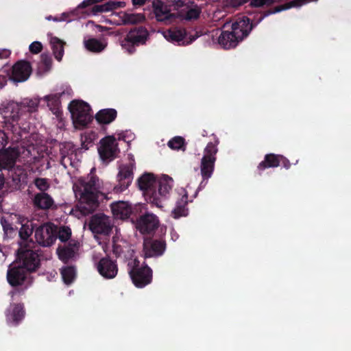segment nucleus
Listing matches in <instances>:
<instances>
[{
  "label": "nucleus",
  "instance_id": "51",
  "mask_svg": "<svg viewBox=\"0 0 351 351\" xmlns=\"http://www.w3.org/2000/svg\"><path fill=\"white\" fill-rule=\"evenodd\" d=\"M11 51L7 49H0V59H7L10 57Z\"/></svg>",
  "mask_w": 351,
  "mask_h": 351
},
{
  "label": "nucleus",
  "instance_id": "3",
  "mask_svg": "<svg viewBox=\"0 0 351 351\" xmlns=\"http://www.w3.org/2000/svg\"><path fill=\"white\" fill-rule=\"evenodd\" d=\"M252 25L248 19H238L232 24L231 31H222L218 38L219 44L224 49L234 48L248 36Z\"/></svg>",
  "mask_w": 351,
  "mask_h": 351
},
{
  "label": "nucleus",
  "instance_id": "14",
  "mask_svg": "<svg viewBox=\"0 0 351 351\" xmlns=\"http://www.w3.org/2000/svg\"><path fill=\"white\" fill-rule=\"evenodd\" d=\"M73 90L69 86H61L60 91L55 94L48 95L44 97V100L47 102V106L53 114L58 115L60 108V98L65 96L70 97L73 95Z\"/></svg>",
  "mask_w": 351,
  "mask_h": 351
},
{
  "label": "nucleus",
  "instance_id": "23",
  "mask_svg": "<svg viewBox=\"0 0 351 351\" xmlns=\"http://www.w3.org/2000/svg\"><path fill=\"white\" fill-rule=\"evenodd\" d=\"M32 205L37 210H47L54 204L53 197L47 193H37L32 198Z\"/></svg>",
  "mask_w": 351,
  "mask_h": 351
},
{
  "label": "nucleus",
  "instance_id": "55",
  "mask_svg": "<svg viewBox=\"0 0 351 351\" xmlns=\"http://www.w3.org/2000/svg\"><path fill=\"white\" fill-rule=\"evenodd\" d=\"M91 5H93V3H90V1L89 0H84L81 3V7L82 8H86L88 6H90Z\"/></svg>",
  "mask_w": 351,
  "mask_h": 351
},
{
  "label": "nucleus",
  "instance_id": "39",
  "mask_svg": "<svg viewBox=\"0 0 351 351\" xmlns=\"http://www.w3.org/2000/svg\"><path fill=\"white\" fill-rule=\"evenodd\" d=\"M62 278L65 284L69 285L73 282L75 277V269L73 266H66L60 271Z\"/></svg>",
  "mask_w": 351,
  "mask_h": 351
},
{
  "label": "nucleus",
  "instance_id": "48",
  "mask_svg": "<svg viewBox=\"0 0 351 351\" xmlns=\"http://www.w3.org/2000/svg\"><path fill=\"white\" fill-rule=\"evenodd\" d=\"M29 49L31 53L34 54H37L42 51L43 45L40 42L34 41L30 44Z\"/></svg>",
  "mask_w": 351,
  "mask_h": 351
},
{
  "label": "nucleus",
  "instance_id": "16",
  "mask_svg": "<svg viewBox=\"0 0 351 351\" xmlns=\"http://www.w3.org/2000/svg\"><path fill=\"white\" fill-rule=\"evenodd\" d=\"M32 71L31 64L26 60L16 62L12 68L10 80L14 82H23L30 76Z\"/></svg>",
  "mask_w": 351,
  "mask_h": 351
},
{
  "label": "nucleus",
  "instance_id": "28",
  "mask_svg": "<svg viewBox=\"0 0 351 351\" xmlns=\"http://www.w3.org/2000/svg\"><path fill=\"white\" fill-rule=\"evenodd\" d=\"M173 182L172 178L169 176H165L162 179L157 180L156 184V190L158 193V197L162 202V198L165 197L169 191L171 190Z\"/></svg>",
  "mask_w": 351,
  "mask_h": 351
},
{
  "label": "nucleus",
  "instance_id": "8",
  "mask_svg": "<svg viewBox=\"0 0 351 351\" xmlns=\"http://www.w3.org/2000/svg\"><path fill=\"white\" fill-rule=\"evenodd\" d=\"M218 140H216L215 143L210 142L204 148L200 164V172L202 178H210L213 173L217 160L216 154L218 152Z\"/></svg>",
  "mask_w": 351,
  "mask_h": 351
},
{
  "label": "nucleus",
  "instance_id": "20",
  "mask_svg": "<svg viewBox=\"0 0 351 351\" xmlns=\"http://www.w3.org/2000/svg\"><path fill=\"white\" fill-rule=\"evenodd\" d=\"M19 151L17 147L4 149L0 153V169L10 170L12 169L19 156Z\"/></svg>",
  "mask_w": 351,
  "mask_h": 351
},
{
  "label": "nucleus",
  "instance_id": "54",
  "mask_svg": "<svg viewBox=\"0 0 351 351\" xmlns=\"http://www.w3.org/2000/svg\"><path fill=\"white\" fill-rule=\"evenodd\" d=\"M209 178H202V180L201 181L199 186H198V189L197 190L198 191H200L202 190V189H204L206 184H208V180Z\"/></svg>",
  "mask_w": 351,
  "mask_h": 351
},
{
  "label": "nucleus",
  "instance_id": "18",
  "mask_svg": "<svg viewBox=\"0 0 351 351\" xmlns=\"http://www.w3.org/2000/svg\"><path fill=\"white\" fill-rule=\"evenodd\" d=\"M0 113L5 119L4 121H19L22 113L21 106L14 101H4L0 106Z\"/></svg>",
  "mask_w": 351,
  "mask_h": 351
},
{
  "label": "nucleus",
  "instance_id": "12",
  "mask_svg": "<svg viewBox=\"0 0 351 351\" xmlns=\"http://www.w3.org/2000/svg\"><path fill=\"white\" fill-rule=\"evenodd\" d=\"M167 243L162 239H145L143 253L145 258H156L163 255L166 250Z\"/></svg>",
  "mask_w": 351,
  "mask_h": 351
},
{
  "label": "nucleus",
  "instance_id": "47",
  "mask_svg": "<svg viewBox=\"0 0 351 351\" xmlns=\"http://www.w3.org/2000/svg\"><path fill=\"white\" fill-rule=\"evenodd\" d=\"M41 64L44 66L45 71H49L52 65V59L47 53H43L40 56Z\"/></svg>",
  "mask_w": 351,
  "mask_h": 351
},
{
  "label": "nucleus",
  "instance_id": "25",
  "mask_svg": "<svg viewBox=\"0 0 351 351\" xmlns=\"http://www.w3.org/2000/svg\"><path fill=\"white\" fill-rule=\"evenodd\" d=\"M165 35L168 40L178 43L179 45H181L180 43L182 42L183 45L190 44L195 40V37H193L185 43L184 39L186 36V32L184 29L182 28H171L167 31Z\"/></svg>",
  "mask_w": 351,
  "mask_h": 351
},
{
  "label": "nucleus",
  "instance_id": "44",
  "mask_svg": "<svg viewBox=\"0 0 351 351\" xmlns=\"http://www.w3.org/2000/svg\"><path fill=\"white\" fill-rule=\"evenodd\" d=\"M25 315V311L23 309V306L20 304H14L12 312V317L14 321L19 322L21 320Z\"/></svg>",
  "mask_w": 351,
  "mask_h": 351
},
{
  "label": "nucleus",
  "instance_id": "32",
  "mask_svg": "<svg viewBox=\"0 0 351 351\" xmlns=\"http://www.w3.org/2000/svg\"><path fill=\"white\" fill-rule=\"evenodd\" d=\"M50 43L55 58L59 62L61 61L64 53L65 43L57 37H52Z\"/></svg>",
  "mask_w": 351,
  "mask_h": 351
},
{
  "label": "nucleus",
  "instance_id": "50",
  "mask_svg": "<svg viewBox=\"0 0 351 351\" xmlns=\"http://www.w3.org/2000/svg\"><path fill=\"white\" fill-rule=\"evenodd\" d=\"M251 0H230V4L232 7H239L245 3L250 2Z\"/></svg>",
  "mask_w": 351,
  "mask_h": 351
},
{
  "label": "nucleus",
  "instance_id": "60",
  "mask_svg": "<svg viewBox=\"0 0 351 351\" xmlns=\"http://www.w3.org/2000/svg\"><path fill=\"white\" fill-rule=\"evenodd\" d=\"M113 252H114V253H117V252H116V250H115V249H114V250H113Z\"/></svg>",
  "mask_w": 351,
  "mask_h": 351
},
{
  "label": "nucleus",
  "instance_id": "15",
  "mask_svg": "<svg viewBox=\"0 0 351 351\" xmlns=\"http://www.w3.org/2000/svg\"><path fill=\"white\" fill-rule=\"evenodd\" d=\"M159 220L156 215L152 213H145L136 219V228L143 234L154 232L158 227Z\"/></svg>",
  "mask_w": 351,
  "mask_h": 351
},
{
  "label": "nucleus",
  "instance_id": "21",
  "mask_svg": "<svg viewBox=\"0 0 351 351\" xmlns=\"http://www.w3.org/2000/svg\"><path fill=\"white\" fill-rule=\"evenodd\" d=\"M152 8L158 21L167 23L175 18V14L171 12L167 5L162 0H153Z\"/></svg>",
  "mask_w": 351,
  "mask_h": 351
},
{
  "label": "nucleus",
  "instance_id": "56",
  "mask_svg": "<svg viewBox=\"0 0 351 351\" xmlns=\"http://www.w3.org/2000/svg\"><path fill=\"white\" fill-rule=\"evenodd\" d=\"M5 78L4 77H1L0 76V87L2 88L4 86V85L5 84Z\"/></svg>",
  "mask_w": 351,
  "mask_h": 351
},
{
  "label": "nucleus",
  "instance_id": "53",
  "mask_svg": "<svg viewBox=\"0 0 351 351\" xmlns=\"http://www.w3.org/2000/svg\"><path fill=\"white\" fill-rule=\"evenodd\" d=\"M147 0H132L134 6H142L145 4Z\"/></svg>",
  "mask_w": 351,
  "mask_h": 351
},
{
  "label": "nucleus",
  "instance_id": "24",
  "mask_svg": "<svg viewBox=\"0 0 351 351\" xmlns=\"http://www.w3.org/2000/svg\"><path fill=\"white\" fill-rule=\"evenodd\" d=\"M111 210L117 219H127L132 213V207L127 202H117L111 204Z\"/></svg>",
  "mask_w": 351,
  "mask_h": 351
},
{
  "label": "nucleus",
  "instance_id": "58",
  "mask_svg": "<svg viewBox=\"0 0 351 351\" xmlns=\"http://www.w3.org/2000/svg\"><path fill=\"white\" fill-rule=\"evenodd\" d=\"M180 2H181V3H180L179 5H180V6H183V5H184V3H183V1H180Z\"/></svg>",
  "mask_w": 351,
  "mask_h": 351
},
{
  "label": "nucleus",
  "instance_id": "6",
  "mask_svg": "<svg viewBox=\"0 0 351 351\" xmlns=\"http://www.w3.org/2000/svg\"><path fill=\"white\" fill-rule=\"evenodd\" d=\"M149 37V33L145 27L136 26L131 28L125 36L120 40V45L129 54H132L136 51V47L146 44Z\"/></svg>",
  "mask_w": 351,
  "mask_h": 351
},
{
  "label": "nucleus",
  "instance_id": "57",
  "mask_svg": "<svg viewBox=\"0 0 351 351\" xmlns=\"http://www.w3.org/2000/svg\"><path fill=\"white\" fill-rule=\"evenodd\" d=\"M125 135L123 133L119 134H118L117 140H119V141H125Z\"/></svg>",
  "mask_w": 351,
  "mask_h": 351
},
{
  "label": "nucleus",
  "instance_id": "10",
  "mask_svg": "<svg viewBox=\"0 0 351 351\" xmlns=\"http://www.w3.org/2000/svg\"><path fill=\"white\" fill-rule=\"evenodd\" d=\"M35 238L39 247H50L56 240V230L51 223H43L35 229Z\"/></svg>",
  "mask_w": 351,
  "mask_h": 351
},
{
  "label": "nucleus",
  "instance_id": "4",
  "mask_svg": "<svg viewBox=\"0 0 351 351\" xmlns=\"http://www.w3.org/2000/svg\"><path fill=\"white\" fill-rule=\"evenodd\" d=\"M68 108L76 129H84L93 121L91 108L86 102L82 100H73L70 102Z\"/></svg>",
  "mask_w": 351,
  "mask_h": 351
},
{
  "label": "nucleus",
  "instance_id": "36",
  "mask_svg": "<svg viewBox=\"0 0 351 351\" xmlns=\"http://www.w3.org/2000/svg\"><path fill=\"white\" fill-rule=\"evenodd\" d=\"M201 10L197 5L192 7L186 5V8L181 11V15L187 21L195 20L199 17Z\"/></svg>",
  "mask_w": 351,
  "mask_h": 351
},
{
  "label": "nucleus",
  "instance_id": "37",
  "mask_svg": "<svg viewBox=\"0 0 351 351\" xmlns=\"http://www.w3.org/2000/svg\"><path fill=\"white\" fill-rule=\"evenodd\" d=\"M167 145L173 150L185 152L186 149V143L185 139L180 136H176L170 139L167 143Z\"/></svg>",
  "mask_w": 351,
  "mask_h": 351
},
{
  "label": "nucleus",
  "instance_id": "2",
  "mask_svg": "<svg viewBox=\"0 0 351 351\" xmlns=\"http://www.w3.org/2000/svg\"><path fill=\"white\" fill-rule=\"evenodd\" d=\"M50 257L49 252H43L33 240H30L28 243H20L14 263L32 274L40 268L42 260H47Z\"/></svg>",
  "mask_w": 351,
  "mask_h": 351
},
{
  "label": "nucleus",
  "instance_id": "31",
  "mask_svg": "<svg viewBox=\"0 0 351 351\" xmlns=\"http://www.w3.org/2000/svg\"><path fill=\"white\" fill-rule=\"evenodd\" d=\"M34 230L35 231V227L32 221H27L25 223H23L19 231V237L22 240L20 243H28L30 240H32V239H29V238Z\"/></svg>",
  "mask_w": 351,
  "mask_h": 351
},
{
  "label": "nucleus",
  "instance_id": "26",
  "mask_svg": "<svg viewBox=\"0 0 351 351\" xmlns=\"http://www.w3.org/2000/svg\"><path fill=\"white\" fill-rule=\"evenodd\" d=\"M19 121L14 122V121H7L5 123V130L8 136L13 142H19L22 138V133L23 130L19 125Z\"/></svg>",
  "mask_w": 351,
  "mask_h": 351
},
{
  "label": "nucleus",
  "instance_id": "1",
  "mask_svg": "<svg viewBox=\"0 0 351 351\" xmlns=\"http://www.w3.org/2000/svg\"><path fill=\"white\" fill-rule=\"evenodd\" d=\"M73 188L79 199V210L84 215L93 213L99 205V196L104 195L103 182L95 174V167L86 176L80 177Z\"/></svg>",
  "mask_w": 351,
  "mask_h": 351
},
{
  "label": "nucleus",
  "instance_id": "11",
  "mask_svg": "<svg viewBox=\"0 0 351 351\" xmlns=\"http://www.w3.org/2000/svg\"><path fill=\"white\" fill-rule=\"evenodd\" d=\"M134 168L135 163L134 160L119 167V171L117 174L118 184L114 187L115 193L124 191L131 184L134 178L133 171Z\"/></svg>",
  "mask_w": 351,
  "mask_h": 351
},
{
  "label": "nucleus",
  "instance_id": "43",
  "mask_svg": "<svg viewBox=\"0 0 351 351\" xmlns=\"http://www.w3.org/2000/svg\"><path fill=\"white\" fill-rule=\"evenodd\" d=\"M19 104L21 106V110L26 108L27 111L34 112L38 106L39 101L36 99H25Z\"/></svg>",
  "mask_w": 351,
  "mask_h": 351
},
{
  "label": "nucleus",
  "instance_id": "17",
  "mask_svg": "<svg viewBox=\"0 0 351 351\" xmlns=\"http://www.w3.org/2000/svg\"><path fill=\"white\" fill-rule=\"evenodd\" d=\"M27 274V271L14 262L7 271V280L12 287L21 286L26 280Z\"/></svg>",
  "mask_w": 351,
  "mask_h": 351
},
{
  "label": "nucleus",
  "instance_id": "41",
  "mask_svg": "<svg viewBox=\"0 0 351 351\" xmlns=\"http://www.w3.org/2000/svg\"><path fill=\"white\" fill-rule=\"evenodd\" d=\"M272 10H274V8L269 9L264 12L255 13L254 14V16L252 19H250L247 16H244L241 19H244L246 18L250 20V23L252 25V28H253L255 25L258 24L265 17H266L270 14H273L274 13L268 14L269 11H272Z\"/></svg>",
  "mask_w": 351,
  "mask_h": 351
},
{
  "label": "nucleus",
  "instance_id": "33",
  "mask_svg": "<svg viewBox=\"0 0 351 351\" xmlns=\"http://www.w3.org/2000/svg\"><path fill=\"white\" fill-rule=\"evenodd\" d=\"M84 46L89 51L100 53L106 47L107 43L93 38L84 40Z\"/></svg>",
  "mask_w": 351,
  "mask_h": 351
},
{
  "label": "nucleus",
  "instance_id": "45",
  "mask_svg": "<svg viewBox=\"0 0 351 351\" xmlns=\"http://www.w3.org/2000/svg\"><path fill=\"white\" fill-rule=\"evenodd\" d=\"M278 2H280V0H251L250 5L251 7L259 8L263 5L269 6Z\"/></svg>",
  "mask_w": 351,
  "mask_h": 351
},
{
  "label": "nucleus",
  "instance_id": "9",
  "mask_svg": "<svg viewBox=\"0 0 351 351\" xmlns=\"http://www.w3.org/2000/svg\"><path fill=\"white\" fill-rule=\"evenodd\" d=\"M98 152L103 161L114 160L119 152L117 139L113 135L106 136L99 141Z\"/></svg>",
  "mask_w": 351,
  "mask_h": 351
},
{
  "label": "nucleus",
  "instance_id": "27",
  "mask_svg": "<svg viewBox=\"0 0 351 351\" xmlns=\"http://www.w3.org/2000/svg\"><path fill=\"white\" fill-rule=\"evenodd\" d=\"M279 158H280V154H266L264 157V160L261 161L257 167L258 174L261 175L262 171L265 169L279 167Z\"/></svg>",
  "mask_w": 351,
  "mask_h": 351
},
{
  "label": "nucleus",
  "instance_id": "52",
  "mask_svg": "<svg viewBox=\"0 0 351 351\" xmlns=\"http://www.w3.org/2000/svg\"><path fill=\"white\" fill-rule=\"evenodd\" d=\"M61 155H62V156H61V160H60V164L66 168V160L67 159V157H66L65 152L63 149L61 150ZM68 160H69L70 162L71 163L70 158H68Z\"/></svg>",
  "mask_w": 351,
  "mask_h": 351
},
{
  "label": "nucleus",
  "instance_id": "19",
  "mask_svg": "<svg viewBox=\"0 0 351 351\" xmlns=\"http://www.w3.org/2000/svg\"><path fill=\"white\" fill-rule=\"evenodd\" d=\"M97 268L99 274L107 279L114 278L118 272L117 262L108 257L101 258L97 263Z\"/></svg>",
  "mask_w": 351,
  "mask_h": 351
},
{
  "label": "nucleus",
  "instance_id": "34",
  "mask_svg": "<svg viewBox=\"0 0 351 351\" xmlns=\"http://www.w3.org/2000/svg\"><path fill=\"white\" fill-rule=\"evenodd\" d=\"M317 0H292L288 3H286L285 4L278 5L274 8V10L269 11L268 14L269 13H277L280 12L283 10H286L288 9H290L291 8H298L300 7L302 5H304L308 2L311 1H317Z\"/></svg>",
  "mask_w": 351,
  "mask_h": 351
},
{
  "label": "nucleus",
  "instance_id": "30",
  "mask_svg": "<svg viewBox=\"0 0 351 351\" xmlns=\"http://www.w3.org/2000/svg\"><path fill=\"white\" fill-rule=\"evenodd\" d=\"M188 195L184 194L180 201L178 202L175 208L172 210L171 215L174 219L185 217L188 215V209L186 206L188 203Z\"/></svg>",
  "mask_w": 351,
  "mask_h": 351
},
{
  "label": "nucleus",
  "instance_id": "49",
  "mask_svg": "<svg viewBox=\"0 0 351 351\" xmlns=\"http://www.w3.org/2000/svg\"><path fill=\"white\" fill-rule=\"evenodd\" d=\"M280 165H282L286 169H289L291 167V163L287 158L280 155V158H279V166Z\"/></svg>",
  "mask_w": 351,
  "mask_h": 351
},
{
  "label": "nucleus",
  "instance_id": "7",
  "mask_svg": "<svg viewBox=\"0 0 351 351\" xmlns=\"http://www.w3.org/2000/svg\"><path fill=\"white\" fill-rule=\"evenodd\" d=\"M138 188L143 191V195L145 200L158 208H162L161 201L158 197L156 190L157 179L153 173H145L143 174L137 180Z\"/></svg>",
  "mask_w": 351,
  "mask_h": 351
},
{
  "label": "nucleus",
  "instance_id": "38",
  "mask_svg": "<svg viewBox=\"0 0 351 351\" xmlns=\"http://www.w3.org/2000/svg\"><path fill=\"white\" fill-rule=\"evenodd\" d=\"M145 20L143 14L141 13H124L123 22L124 24H135L143 22Z\"/></svg>",
  "mask_w": 351,
  "mask_h": 351
},
{
  "label": "nucleus",
  "instance_id": "29",
  "mask_svg": "<svg viewBox=\"0 0 351 351\" xmlns=\"http://www.w3.org/2000/svg\"><path fill=\"white\" fill-rule=\"evenodd\" d=\"M117 117V112L114 108H106L100 110L95 114V119L99 123L109 124Z\"/></svg>",
  "mask_w": 351,
  "mask_h": 351
},
{
  "label": "nucleus",
  "instance_id": "40",
  "mask_svg": "<svg viewBox=\"0 0 351 351\" xmlns=\"http://www.w3.org/2000/svg\"><path fill=\"white\" fill-rule=\"evenodd\" d=\"M33 184L40 191L39 193H46L50 188L49 180L45 178H36L33 181Z\"/></svg>",
  "mask_w": 351,
  "mask_h": 351
},
{
  "label": "nucleus",
  "instance_id": "46",
  "mask_svg": "<svg viewBox=\"0 0 351 351\" xmlns=\"http://www.w3.org/2000/svg\"><path fill=\"white\" fill-rule=\"evenodd\" d=\"M71 236V230L69 227H62L58 232V239L62 242H66Z\"/></svg>",
  "mask_w": 351,
  "mask_h": 351
},
{
  "label": "nucleus",
  "instance_id": "5",
  "mask_svg": "<svg viewBox=\"0 0 351 351\" xmlns=\"http://www.w3.org/2000/svg\"><path fill=\"white\" fill-rule=\"evenodd\" d=\"M129 275L133 284L137 288H143L152 282L153 271L145 262L140 265L137 258L128 263Z\"/></svg>",
  "mask_w": 351,
  "mask_h": 351
},
{
  "label": "nucleus",
  "instance_id": "22",
  "mask_svg": "<svg viewBox=\"0 0 351 351\" xmlns=\"http://www.w3.org/2000/svg\"><path fill=\"white\" fill-rule=\"evenodd\" d=\"M78 248L79 243L76 241L71 240L68 243L58 246L56 250L57 254L60 260L64 263H67L75 256Z\"/></svg>",
  "mask_w": 351,
  "mask_h": 351
},
{
  "label": "nucleus",
  "instance_id": "35",
  "mask_svg": "<svg viewBox=\"0 0 351 351\" xmlns=\"http://www.w3.org/2000/svg\"><path fill=\"white\" fill-rule=\"evenodd\" d=\"M121 3L120 1H110L102 5H94L92 12L94 14L109 12L119 8Z\"/></svg>",
  "mask_w": 351,
  "mask_h": 351
},
{
  "label": "nucleus",
  "instance_id": "42",
  "mask_svg": "<svg viewBox=\"0 0 351 351\" xmlns=\"http://www.w3.org/2000/svg\"><path fill=\"white\" fill-rule=\"evenodd\" d=\"M1 223L4 231V234L8 238H12L16 233V230L13 227L12 224L10 223L8 220L2 218L1 219Z\"/></svg>",
  "mask_w": 351,
  "mask_h": 351
},
{
  "label": "nucleus",
  "instance_id": "59",
  "mask_svg": "<svg viewBox=\"0 0 351 351\" xmlns=\"http://www.w3.org/2000/svg\"><path fill=\"white\" fill-rule=\"evenodd\" d=\"M68 147H69V149H71V147H72L71 144H68Z\"/></svg>",
  "mask_w": 351,
  "mask_h": 351
},
{
  "label": "nucleus",
  "instance_id": "13",
  "mask_svg": "<svg viewBox=\"0 0 351 351\" xmlns=\"http://www.w3.org/2000/svg\"><path fill=\"white\" fill-rule=\"evenodd\" d=\"M112 228L111 219L104 214L93 215L89 222L90 230L95 234L108 235Z\"/></svg>",
  "mask_w": 351,
  "mask_h": 351
}]
</instances>
